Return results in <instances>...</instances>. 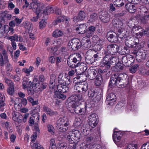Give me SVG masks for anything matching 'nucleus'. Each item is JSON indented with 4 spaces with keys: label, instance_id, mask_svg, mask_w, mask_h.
Wrapping results in <instances>:
<instances>
[{
    "label": "nucleus",
    "instance_id": "obj_1",
    "mask_svg": "<svg viewBox=\"0 0 149 149\" xmlns=\"http://www.w3.org/2000/svg\"><path fill=\"white\" fill-rule=\"evenodd\" d=\"M129 83V77L126 74H114L110 77L108 87L111 88L117 86L123 88L128 85Z\"/></svg>",
    "mask_w": 149,
    "mask_h": 149
},
{
    "label": "nucleus",
    "instance_id": "obj_2",
    "mask_svg": "<svg viewBox=\"0 0 149 149\" xmlns=\"http://www.w3.org/2000/svg\"><path fill=\"white\" fill-rule=\"evenodd\" d=\"M71 107L73 108L75 113L80 115H84L87 111V106L85 102L83 104H79L73 103Z\"/></svg>",
    "mask_w": 149,
    "mask_h": 149
},
{
    "label": "nucleus",
    "instance_id": "obj_3",
    "mask_svg": "<svg viewBox=\"0 0 149 149\" xmlns=\"http://www.w3.org/2000/svg\"><path fill=\"white\" fill-rule=\"evenodd\" d=\"M68 45L69 47H70L72 50L76 51L81 48L82 46V43L79 39L74 38L69 40Z\"/></svg>",
    "mask_w": 149,
    "mask_h": 149
},
{
    "label": "nucleus",
    "instance_id": "obj_4",
    "mask_svg": "<svg viewBox=\"0 0 149 149\" xmlns=\"http://www.w3.org/2000/svg\"><path fill=\"white\" fill-rule=\"evenodd\" d=\"M76 86V90L78 93L80 94L85 93L88 89V84L85 81L81 82H77Z\"/></svg>",
    "mask_w": 149,
    "mask_h": 149
},
{
    "label": "nucleus",
    "instance_id": "obj_5",
    "mask_svg": "<svg viewBox=\"0 0 149 149\" xmlns=\"http://www.w3.org/2000/svg\"><path fill=\"white\" fill-rule=\"evenodd\" d=\"M113 31H109L107 32L106 36L108 40L111 43H116L118 40L119 35Z\"/></svg>",
    "mask_w": 149,
    "mask_h": 149
},
{
    "label": "nucleus",
    "instance_id": "obj_6",
    "mask_svg": "<svg viewBox=\"0 0 149 149\" xmlns=\"http://www.w3.org/2000/svg\"><path fill=\"white\" fill-rule=\"evenodd\" d=\"M135 60L134 57L131 55H128L122 58V61L124 66L129 67L132 65Z\"/></svg>",
    "mask_w": 149,
    "mask_h": 149
},
{
    "label": "nucleus",
    "instance_id": "obj_7",
    "mask_svg": "<svg viewBox=\"0 0 149 149\" xmlns=\"http://www.w3.org/2000/svg\"><path fill=\"white\" fill-rule=\"evenodd\" d=\"M120 46L116 44H111L108 45L107 49V53L110 54L115 55L119 52Z\"/></svg>",
    "mask_w": 149,
    "mask_h": 149
},
{
    "label": "nucleus",
    "instance_id": "obj_8",
    "mask_svg": "<svg viewBox=\"0 0 149 149\" xmlns=\"http://www.w3.org/2000/svg\"><path fill=\"white\" fill-rule=\"evenodd\" d=\"M116 100L115 95L113 93H111L107 96L106 100V103L108 106L113 105Z\"/></svg>",
    "mask_w": 149,
    "mask_h": 149
},
{
    "label": "nucleus",
    "instance_id": "obj_9",
    "mask_svg": "<svg viewBox=\"0 0 149 149\" xmlns=\"http://www.w3.org/2000/svg\"><path fill=\"white\" fill-rule=\"evenodd\" d=\"M108 70L105 68L102 69L100 68L97 69V73L99 74V77L97 76V82H99V84H97V85L99 86L101 85V83L102 81V75H104L107 71Z\"/></svg>",
    "mask_w": 149,
    "mask_h": 149
},
{
    "label": "nucleus",
    "instance_id": "obj_10",
    "mask_svg": "<svg viewBox=\"0 0 149 149\" xmlns=\"http://www.w3.org/2000/svg\"><path fill=\"white\" fill-rule=\"evenodd\" d=\"M99 17L101 21L104 23L108 22L110 20L109 14L107 12L104 11L99 13Z\"/></svg>",
    "mask_w": 149,
    "mask_h": 149
},
{
    "label": "nucleus",
    "instance_id": "obj_11",
    "mask_svg": "<svg viewBox=\"0 0 149 149\" xmlns=\"http://www.w3.org/2000/svg\"><path fill=\"white\" fill-rule=\"evenodd\" d=\"M139 52L136 53V58L137 61L140 62L146 59L148 55L145 52H142L141 50H139Z\"/></svg>",
    "mask_w": 149,
    "mask_h": 149
},
{
    "label": "nucleus",
    "instance_id": "obj_12",
    "mask_svg": "<svg viewBox=\"0 0 149 149\" xmlns=\"http://www.w3.org/2000/svg\"><path fill=\"white\" fill-rule=\"evenodd\" d=\"M104 54L105 55L101 63L103 65L105 66L106 68L108 70L111 67L109 60V57H110V55L107 54L106 52Z\"/></svg>",
    "mask_w": 149,
    "mask_h": 149
},
{
    "label": "nucleus",
    "instance_id": "obj_13",
    "mask_svg": "<svg viewBox=\"0 0 149 149\" xmlns=\"http://www.w3.org/2000/svg\"><path fill=\"white\" fill-rule=\"evenodd\" d=\"M86 17V15L84 11H80L77 16H74L73 18L74 22H77L82 21L85 19Z\"/></svg>",
    "mask_w": 149,
    "mask_h": 149
},
{
    "label": "nucleus",
    "instance_id": "obj_14",
    "mask_svg": "<svg viewBox=\"0 0 149 149\" xmlns=\"http://www.w3.org/2000/svg\"><path fill=\"white\" fill-rule=\"evenodd\" d=\"M41 12L42 14L40 15L42 16H43L42 17L44 18V19L46 20L48 17L49 13H53L54 12V11L53 8L50 7H47L45 9L43 10H42Z\"/></svg>",
    "mask_w": 149,
    "mask_h": 149
},
{
    "label": "nucleus",
    "instance_id": "obj_15",
    "mask_svg": "<svg viewBox=\"0 0 149 149\" xmlns=\"http://www.w3.org/2000/svg\"><path fill=\"white\" fill-rule=\"evenodd\" d=\"M43 111L49 116H51L57 115L58 112L56 111H54L50 108L44 106L43 109Z\"/></svg>",
    "mask_w": 149,
    "mask_h": 149
},
{
    "label": "nucleus",
    "instance_id": "obj_16",
    "mask_svg": "<svg viewBox=\"0 0 149 149\" xmlns=\"http://www.w3.org/2000/svg\"><path fill=\"white\" fill-rule=\"evenodd\" d=\"M66 77L63 76V74H60L58 78V82L59 84L61 85H68V82L67 81Z\"/></svg>",
    "mask_w": 149,
    "mask_h": 149
},
{
    "label": "nucleus",
    "instance_id": "obj_17",
    "mask_svg": "<svg viewBox=\"0 0 149 149\" xmlns=\"http://www.w3.org/2000/svg\"><path fill=\"white\" fill-rule=\"evenodd\" d=\"M96 29V27L94 26H91L87 28L86 32V36L88 38L91 37L94 34Z\"/></svg>",
    "mask_w": 149,
    "mask_h": 149
},
{
    "label": "nucleus",
    "instance_id": "obj_18",
    "mask_svg": "<svg viewBox=\"0 0 149 149\" xmlns=\"http://www.w3.org/2000/svg\"><path fill=\"white\" fill-rule=\"evenodd\" d=\"M125 8L130 13H135L136 8L134 5L130 3H127L125 5Z\"/></svg>",
    "mask_w": 149,
    "mask_h": 149
},
{
    "label": "nucleus",
    "instance_id": "obj_19",
    "mask_svg": "<svg viewBox=\"0 0 149 149\" xmlns=\"http://www.w3.org/2000/svg\"><path fill=\"white\" fill-rule=\"evenodd\" d=\"M82 95L80 94L73 95L69 97V99L72 102H75V104H77V103L81 100Z\"/></svg>",
    "mask_w": 149,
    "mask_h": 149
},
{
    "label": "nucleus",
    "instance_id": "obj_20",
    "mask_svg": "<svg viewBox=\"0 0 149 149\" xmlns=\"http://www.w3.org/2000/svg\"><path fill=\"white\" fill-rule=\"evenodd\" d=\"M87 29V26L86 25L84 24L79 25V27H77L76 28V30L77 31H78L77 32L79 34H83L85 33H86Z\"/></svg>",
    "mask_w": 149,
    "mask_h": 149
},
{
    "label": "nucleus",
    "instance_id": "obj_21",
    "mask_svg": "<svg viewBox=\"0 0 149 149\" xmlns=\"http://www.w3.org/2000/svg\"><path fill=\"white\" fill-rule=\"evenodd\" d=\"M68 85H57L58 92H60L62 93H65L68 91L69 88L67 86Z\"/></svg>",
    "mask_w": 149,
    "mask_h": 149
},
{
    "label": "nucleus",
    "instance_id": "obj_22",
    "mask_svg": "<svg viewBox=\"0 0 149 149\" xmlns=\"http://www.w3.org/2000/svg\"><path fill=\"white\" fill-rule=\"evenodd\" d=\"M135 19H134L130 18L128 22L127 23V25L130 27L132 28L131 29L132 32H134V29L137 28V26L135 24Z\"/></svg>",
    "mask_w": 149,
    "mask_h": 149
},
{
    "label": "nucleus",
    "instance_id": "obj_23",
    "mask_svg": "<svg viewBox=\"0 0 149 149\" xmlns=\"http://www.w3.org/2000/svg\"><path fill=\"white\" fill-rule=\"evenodd\" d=\"M72 134H73L74 137L76 139L77 142H78L79 141L78 140H80L81 137V135L80 132L78 130H72V131H71Z\"/></svg>",
    "mask_w": 149,
    "mask_h": 149
},
{
    "label": "nucleus",
    "instance_id": "obj_24",
    "mask_svg": "<svg viewBox=\"0 0 149 149\" xmlns=\"http://www.w3.org/2000/svg\"><path fill=\"white\" fill-rule=\"evenodd\" d=\"M81 69H75V72L77 74V77L74 78V79H79L81 77H83L84 76H86L83 73H84L85 71L83 70L82 68V70Z\"/></svg>",
    "mask_w": 149,
    "mask_h": 149
},
{
    "label": "nucleus",
    "instance_id": "obj_25",
    "mask_svg": "<svg viewBox=\"0 0 149 149\" xmlns=\"http://www.w3.org/2000/svg\"><path fill=\"white\" fill-rule=\"evenodd\" d=\"M88 125L87 124H83L79 129L84 135H87L89 134V131L88 130Z\"/></svg>",
    "mask_w": 149,
    "mask_h": 149
},
{
    "label": "nucleus",
    "instance_id": "obj_26",
    "mask_svg": "<svg viewBox=\"0 0 149 149\" xmlns=\"http://www.w3.org/2000/svg\"><path fill=\"white\" fill-rule=\"evenodd\" d=\"M69 122L68 120L65 117L60 118L56 122V124L69 125Z\"/></svg>",
    "mask_w": 149,
    "mask_h": 149
},
{
    "label": "nucleus",
    "instance_id": "obj_27",
    "mask_svg": "<svg viewBox=\"0 0 149 149\" xmlns=\"http://www.w3.org/2000/svg\"><path fill=\"white\" fill-rule=\"evenodd\" d=\"M68 125L56 124V127L59 132H65L68 129Z\"/></svg>",
    "mask_w": 149,
    "mask_h": 149
},
{
    "label": "nucleus",
    "instance_id": "obj_28",
    "mask_svg": "<svg viewBox=\"0 0 149 149\" xmlns=\"http://www.w3.org/2000/svg\"><path fill=\"white\" fill-rule=\"evenodd\" d=\"M63 93L58 92L56 90L54 92V97H57L63 100H65L66 98V96Z\"/></svg>",
    "mask_w": 149,
    "mask_h": 149
},
{
    "label": "nucleus",
    "instance_id": "obj_29",
    "mask_svg": "<svg viewBox=\"0 0 149 149\" xmlns=\"http://www.w3.org/2000/svg\"><path fill=\"white\" fill-rule=\"evenodd\" d=\"M124 3L122 2L121 3L119 4H116L114 3L113 4L112 3H110L109 4V9L111 11L113 12L115 11L116 9L117 8L116 7H121L124 6Z\"/></svg>",
    "mask_w": 149,
    "mask_h": 149
},
{
    "label": "nucleus",
    "instance_id": "obj_30",
    "mask_svg": "<svg viewBox=\"0 0 149 149\" xmlns=\"http://www.w3.org/2000/svg\"><path fill=\"white\" fill-rule=\"evenodd\" d=\"M29 84L30 86L34 88L35 89L38 87L40 85L39 81L36 78H34L32 82L30 81Z\"/></svg>",
    "mask_w": 149,
    "mask_h": 149
},
{
    "label": "nucleus",
    "instance_id": "obj_31",
    "mask_svg": "<svg viewBox=\"0 0 149 149\" xmlns=\"http://www.w3.org/2000/svg\"><path fill=\"white\" fill-rule=\"evenodd\" d=\"M72 61L77 67L78 64L80 63L81 59V55L79 54H77L76 56L75 57H73L72 56Z\"/></svg>",
    "mask_w": 149,
    "mask_h": 149
},
{
    "label": "nucleus",
    "instance_id": "obj_32",
    "mask_svg": "<svg viewBox=\"0 0 149 149\" xmlns=\"http://www.w3.org/2000/svg\"><path fill=\"white\" fill-rule=\"evenodd\" d=\"M40 4L37 3L35 4V5L32 8L33 11L35 13L36 15H39L40 13L42 14L41 11L42 10L40 9Z\"/></svg>",
    "mask_w": 149,
    "mask_h": 149
},
{
    "label": "nucleus",
    "instance_id": "obj_33",
    "mask_svg": "<svg viewBox=\"0 0 149 149\" xmlns=\"http://www.w3.org/2000/svg\"><path fill=\"white\" fill-rule=\"evenodd\" d=\"M72 56L71 55L69 56L68 58L67 59V63L69 67L72 68H75L77 66L73 61H72Z\"/></svg>",
    "mask_w": 149,
    "mask_h": 149
},
{
    "label": "nucleus",
    "instance_id": "obj_34",
    "mask_svg": "<svg viewBox=\"0 0 149 149\" xmlns=\"http://www.w3.org/2000/svg\"><path fill=\"white\" fill-rule=\"evenodd\" d=\"M135 96L136 95L134 94H130L128 97V102L130 104V105L131 106V107L133 109L135 108V105L133 103V102Z\"/></svg>",
    "mask_w": 149,
    "mask_h": 149
},
{
    "label": "nucleus",
    "instance_id": "obj_35",
    "mask_svg": "<svg viewBox=\"0 0 149 149\" xmlns=\"http://www.w3.org/2000/svg\"><path fill=\"white\" fill-rule=\"evenodd\" d=\"M67 139L70 143H77L76 139L74 137L73 134H72V133H71V132L70 134L67 135Z\"/></svg>",
    "mask_w": 149,
    "mask_h": 149
},
{
    "label": "nucleus",
    "instance_id": "obj_36",
    "mask_svg": "<svg viewBox=\"0 0 149 149\" xmlns=\"http://www.w3.org/2000/svg\"><path fill=\"white\" fill-rule=\"evenodd\" d=\"M83 124L81 123L80 118H76L73 123V125L75 127H77L78 129H79Z\"/></svg>",
    "mask_w": 149,
    "mask_h": 149
},
{
    "label": "nucleus",
    "instance_id": "obj_37",
    "mask_svg": "<svg viewBox=\"0 0 149 149\" xmlns=\"http://www.w3.org/2000/svg\"><path fill=\"white\" fill-rule=\"evenodd\" d=\"M140 20L143 24L148 23L149 21V14L146 15L141 17Z\"/></svg>",
    "mask_w": 149,
    "mask_h": 149
},
{
    "label": "nucleus",
    "instance_id": "obj_38",
    "mask_svg": "<svg viewBox=\"0 0 149 149\" xmlns=\"http://www.w3.org/2000/svg\"><path fill=\"white\" fill-rule=\"evenodd\" d=\"M8 59H5V58L3 57L2 54L0 53V66H2L4 64L8 63Z\"/></svg>",
    "mask_w": 149,
    "mask_h": 149
},
{
    "label": "nucleus",
    "instance_id": "obj_39",
    "mask_svg": "<svg viewBox=\"0 0 149 149\" xmlns=\"http://www.w3.org/2000/svg\"><path fill=\"white\" fill-rule=\"evenodd\" d=\"M63 34V33L61 30H56L54 31L52 33L53 37L57 38L62 36Z\"/></svg>",
    "mask_w": 149,
    "mask_h": 149
},
{
    "label": "nucleus",
    "instance_id": "obj_40",
    "mask_svg": "<svg viewBox=\"0 0 149 149\" xmlns=\"http://www.w3.org/2000/svg\"><path fill=\"white\" fill-rule=\"evenodd\" d=\"M7 92L8 93L11 95H13L14 94V85H13V83H12L11 86L8 88Z\"/></svg>",
    "mask_w": 149,
    "mask_h": 149
},
{
    "label": "nucleus",
    "instance_id": "obj_41",
    "mask_svg": "<svg viewBox=\"0 0 149 149\" xmlns=\"http://www.w3.org/2000/svg\"><path fill=\"white\" fill-rule=\"evenodd\" d=\"M67 144L66 143H59L57 145V148L58 149H66Z\"/></svg>",
    "mask_w": 149,
    "mask_h": 149
},
{
    "label": "nucleus",
    "instance_id": "obj_42",
    "mask_svg": "<svg viewBox=\"0 0 149 149\" xmlns=\"http://www.w3.org/2000/svg\"><path fill=\"white\" fill-rule=\"evenodd\" d=\"M126 40H125V43L127 47L128 48H132L134 47V45L132 44L134 42L132 40H128L126 39Z\"/></svg>",
    "mask_w": 149,
    "mask_h": 149
},
{
    "label": "nucleus",
    "instance_id": "obj_43",
    "mask_svg": "<svg viewBox=\"0 0 149 149\" xmlns=\"http://www.w3.org/2000/svg\"><path fill=\"white\" fill-rule=\"evenodd\" d=\"M130 50L129 48L125 46L123 48L120 52L122 55L127 54L130 53Z\"/></svg>",
    "mask_w": 149,
    "mask_h": 149
},
{
    "label": "nucleus",
    "instance_id": "obj_44",
    "mask_svg": "<svg viewBox=\"0 0 149 149\" xmlns=\"http://www.w3.org/2000/svg\"><path fill=\"white\" fill-rule=\"evenodd\" d=\"M96 97H95V98H93V100L95 101V102L100 101L102 98V95L99 92H96L95 94Z\"/></svg>",
    "mask_w": 149,
    "mask_h": 149
},
{
    "label": "nucleus",
    "instance_id": "obj_45",
    "mask_svg": "<svg viewBox=\"0 0 149 149\" xmlns=\"http://www.w3.org/2000/svg\"><path fill=\"white\" fill-rule=\"evenodd\" d=\"M88 38L83 44V46L86 48H90L91 46V43L90 40Z\"/></svg>",
    "mask_w": 149,
    "mask_h": 149
},
{
    "label": "nucleus",
    "instance_id": "obj_46",
    "mask_svg": "<svg viewBox=\"0 0 149 149\" xmlns=\"http://www.w3.org/2000/svg\"><path fill=\"white\" fill-rule=\"evenodd\" d=\"M96 92L93 89H90L88 91V95L91 99L94 98V96Z\"/></svg>",
    "mask_w": 149,
    "mask_h": 149
},
{
    "label": "nucleus",
    "instance_id": "obj_47",
    "mask_svg": "<svg viewBox=\"0 0 149 149\" xmlns=\"http://www.w3.org/2000/svg\"><path fill=\"white\" fill-rule=\"evenodd\" d=\"M110 57L109 60L110 62V64L111 65H115L117 63V59L116 57H112L110 55Z\"/></svg>",
    "mask_w": 149,
    "mask_h": 149
},
{
    "label": "nucleus",
    "instance_id": "obj_48",
    "mask_svg": "<svg viewBox=\"0 0 149 149\" xmlns=\"http://www.w3.org/2000/svg\"><path fill=\"white\" fill-rule=\"evenodd\" d=\"M113 139L115 143L119 142L121 139V137L118 136L116 134V132H114L113 135Z\"/></svg>",
    "mask_w": 149,
    "mask_h": 149
},
{
    "label": "nucleus",
    "instance_id": "obj_49",
    "mask_svg": "<svg viewBox=\"0 0 149 149\" xmlns=\"http://www.w3.org/2000/svg\"><path fill=\"white\" fill-rule=\"evenodd\" d=\"M139 65L138 64H135L132 66L131 68H130V72L134 73L139 69Z\"/></svg>",
    "mask_w": 149,
    "mask_h": 149
},
{
    "label": "nucleus",
    "instance_id": "obj_50",
    "mask_svg": "<svg viewBox=\"0 0 149 149\" xmlns=\"http://www.w3.org/2000/svg\"><path fill=\"white\" fill-rule=\"evenodd\" d=\"M91 149H104V148L98 144H95L90 147Z\"/></svg>",
    "mask_w": 149,
    "mask_h": 149
},
{
    "label": "nucleus",
    "instance_id": "obj_51",
    "mask_svg": "<svg viewBox=\"0 0 149 149\" xmlns=\"http://www.w3.org/2000/svg\"><path fill=\"white\" fill-rule=\"evenodd\" d=\"M64 19H63V17L62 16H59L54 21V25H56L59 23H60L61 22L64 21Z\"/></svg>",
    "mask_w": 149,
    "mask_h": 149
},
{
    "label": "nucleus",
    "instance_id": "obj_52",
    "mask_svg": "<svg viewBox=\"0 0 149 149\" xmlns=\"http://www.w3.org/2000/svg\"><path fill=\"white\" fill-rule=\"evenodd\" d=\"M98 18V15L97 13H93L91 14L90 17V20L91 21L95 20Z\"/></svg>",
    "mask_w": 149,
    "mask_h": 149
},
{
    "label": "nucleus",
    "instance_id": "obj_53",
    "mask_svg": "<svg viewBox=\"0 0 149 149\" xmlns=\"http://www.w3.org/2000/svg\"><path fill=\"white\" fill-rule=\"evenodd\" d=\"M98 122V120L93 121L89 120L88 125L92 128H94L96 126Z\"/></svg>",
    "mask_w": 149,
    "mask_h": 149
},
{
    "label": "nucleus",
    "instance_id": "obj_54",
    "mask_svg": "<svg viewBox=\"0 0 149 149\" xmlns=\"http://www.w3.org/2000/svg\"><path fill=\"white\" fill-rule=\"evenodd\" d=\"M50 145L49 149H55L56 147V143H55L54 140L53 139H51L50 141Z\"/></svg>",
    "mask_w": 149,
    "mask_h": 149
},
{
    "label": "nucleus",
    "instance_id": "obj_55",
    "mask_svg": "<svg viewBox=\"0 0 149 149\" xmlns=\"http://www.w3.org/2000/svg\"><path fill=\"white\" fill-rule=\"evenodd\" d=\"M102 48V46L96 43L95 45L94 48L93 49V50L95 52L100 51Z\"/></svg>",
    "mask_w": 149,
    "mask_h": 149
},
{
    "label": "nucleus",
    "instance_id": "obj_56",
    "mask_svg": "<svg viewBox=\"0 0 149 149\" xmlns=\"http://www.w3.org/2000/svg\"><path fill=\"white\" fill-rule=\"evenodd\" d=\"M96 114L95 113L91 114L89 117V120L92 121H93L98 120L97 119L96 117Z\"/></svg>",
    "mask_w": 149,
    "mask_h": 149
},
{
    "label": "nucleus",
    "instance_id": "obj_57",
    "mask_svg": "<svg viewBox=\"0 0 149 149\" xmlns=\"http://www.w3.org/2000/svg\"><path fill=\"white\" fill-rule=\"evenodd\" d=\"M56 75L55 74H52L50 76V84H55V81L56 79Z\"/></svg>",
    "mask_w": 149,
    "mask_h": 149
},
{
    "label": "nucleus",
    "instance_id": "obj_58",
    "mask_svg": "<svg viewBox=\"0 0 149 149\" xmlns=\"http://www.w3.org/2000/svg\"><path fill=\"white\" fill-rule=\"evenodd\" d=\"M43 18V20L40 21L39 23V27L40 29H42L44 28L46 24V22L45 21V20L44 19V18Z\"/></svg>",
    "mask_w": 149,
    "mask_h": 149
},
{
    "label": "nucleus",
    "instance_id": "obj_59",
    "mask_svg": "<svg viewBox=\"0 0 149 149\" xmlns=\"http://www.w3.org/2000/svg\"><path fill=\"white\" fill-rule=\"evenodd\" d=\"M124 67H120V68H118L116 65L111 67V69L112 71L115 72H119L123 69Z\"/></svg>",
    "mask_w": 149,
    "mask_h": 149
},
{
    "label": "nucleus",
    "instance_id": "obj_60",
    "mask_svg": "<svg viewBox=\"0 0 149 149\" xmlns=\"http://www.w3.org/2000/svg\"><path fill=\"white\" fill-rule=\"evenodd\" d=\"M28 101L31 103L33 105H37L38 104V101H34V99L31 97H29L27 98Z\"/></svg>",
    "mask_w": 149,
    "mask_h": 149
},
{
    "label": "nucleus",
    "instance_id": "obj_61",
    "mask_svg": "<svg viewBox=\"0 0 149 149\" xmlns=\"http://www.w3.org/2000/svg\"><path fill=\"white\" fill-rule=\"evenodd\" d=\"M10 39L12 42H15V41H17L18 40V36L17 34H15L13 36H10L9 38Z\"/></svg>",
    "mask_w": 149,
    "mask_h": 149
},
{
    "label": "nucleus",
    "instance_id": "obj_62",
    "mask_svg": "<svg viewBox=\"0 0 149 149\" xmlns=\"http://www.w3.org/2000/svg\"><path fill=\"white\" fill-rule=\"evenodd\" d=\"M126 12L125 11H123L121 12L116 13L114 14V16L116 17H119L126 14Z\"/></svg>",
    "mask_w": 149,
    "mask_h": 149
},
{
    "label": "nucleus",
    "instance_id": "obj_63",
    "mask_svg": "<svg viewBox=\"0 0 149 149\" xmlns=\"http://www.w3.org/2000/svg\"><path fill=\"white\" fill-rule=\"evenodd\" d=\"M33 88V86H30L29 88L28 89V93L29 95H32L34 94V91Z\"/></svg>",
    "mask_w": 149,
    "mask_h": 149
},
{
    "label": "nucleus",
    "instance_id": "obj_64",
    "mask_svg": "<svg viewBox=\"0 0 149 149\" xmlns=\"http://www.w3.org/2000/svg\"><path fill=\"white\" fill-rule=\"evenodd\" d=\"M95 54L93 55V60L95 62L96 61H98L99 58V56L98 55L99 53L98 52H95Z\"/></svg>",
    "mask_w": 149,
    "mask_h": 149
}]
</instances>
